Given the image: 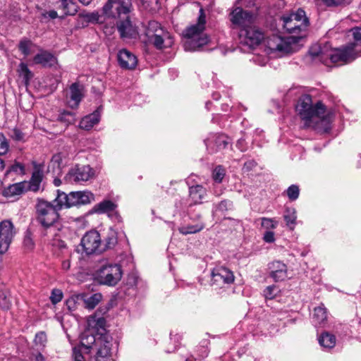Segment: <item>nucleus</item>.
I'll use <instances>...</instances> for the list:
<instances>
[{"label":"nucleus","instance_id":"1","mask_svg":"<svg viewBox=\"0 0 361 361\" xmlns=\"http://www.w3.org/2000/svg\"><path fill=\"white\" fill-rule=\"evenodd\" d=\"M132 4L130 0H108L102 8L108 18H116V27L122 39L135 38L137 31L130 18Z\"/></svg>","mask_w":361,"mask_h":361},{"label":"nucleus","instance_id":"2","mask_svg":"<svg viewBox=\"0 0 361 361\" xmlns=\"http://www.w3.org/2000/svg\"><path fill=\"white\" fill-rule=\"evenodd\" d=\"M296 110L307 127H312L319 133H326L330 129V120L325 115L326 109L321 102L312 104V97L304 94L300 97Z\"/></svg>","mask_w":361,"mask_h":361},{"label":"nucleus","instance_id":"3","mask_svg":"<svg viewBox=\"0 0 361 361\" xmlns=\"http://www.w3.org/2000/svg\"><path fill=\"white\" fill-rule=\"evenodd\" d=\"M59 202H50L42 199H37L35 205L37 221L44 228V235L49 233L55 235L57 231L55 223L59 218L58 212L61 209Z\"/></svg>","mask_w":361,"mask_h":361},{"label":"nucleus","instance_id":"4","mask_svg":"<svg viewBox=\"0 0 361 361\" xmlns=\"http://www.w3.org/2000/svg\"><path fill=\"white\" fill-rule=\"evenodd\" d=\"M206 24V16L202 8L200 9L197 23L187 27L183 35L186 38L184 47L186 51H195L200 50L209 42V37L204 33Z\"/></svg>","mask_w":361,"mask_h":361},{"label":"nucleus","instance_id":"5","mask_svg":"<svg viewBox=\"0 0 361 361\" xmlns=\"http://www.w3.org/2000/svg\"><path fill=\"white\" fill-rule=\"evenodd\" d=\"M310 54L313 57L320 56L321 60L328 58L332 63H347L361 56V54H357V51H355V44H349L343 48L329 51H325L324 49L317 47H312L310 50Z\"/></svg>","mask_w":361,"mask_h":361},{"label":"nucleus","instance_id":"6","mask_svg":"<svg viewBox=\"0 0 361 361\" xmlns=\"http://www.w3.org/2000/svg\"><path fill=\"white\" fill-rule=\"evenodd\" d=\"M95 279L99 284L115 286L121 279L123 270L116 263H104L95 271Z\"/></svg>","mask_w":361,"mask_h":361},{"label":"nucleus","instance_id":"7","mask_svg":"<svg viewBox=\"0 0 361 361\" xmlns=\"http://www.w3.org/2000/svg\"><path fill=\"white\" fill-rule=\"evenodd\" d=\"M94 200V195L90 191H75L66 194L59 190L54 202H59L61 208H70L74 206L87 204Z\"/></svg>","mask_w":361,"mask_h":361},{"label":"nucleus","instance_id":"8","mask_svg":"<svg viewBox=\"0 0 361 361\" xmlns=\"http://www.w3.org/2000/svg\"><path fill=\"white\" fill-rule=\"evenodd\" d=\"M283 27L288 33H299L305 30L309 25L308 18L302 9H298L295 13L284 15L281 18Z\"/></svg>","mask_w":361,"mask_h":361},{"label":"nucleus","instance_id":"9","mask_svg":"<svg viewBox=\"0 0 361 361\" xmlns=\"http://www.w3.org/2000/svg\"><path fill=\"white\" fill-rule=\"evenodd\" d=\"M302 37L291 36L283 38L279 35H272L267 41V47L272 51H279L281 54L294 51L293 45L297 44Z\"/></svg>","mask_w":361,"mask_h":361},{"label":"nucleus","instance_id":"10","mask_svg":"<svg viewBox=\"0 0 361 361\" xmlns=\"http://www.w3.org/2000/svg\"><path fill=\"white\" fill-rule=\"evenodd\" d=\"M263 39L264 33L253 24L247 27L241 29L239 32L240 43L250 49L259 45Z\"/></svg>","mask_w":361,"mask_h":361},{"label":"nucleus","instance_id":"11","mask_svg":"<svg viewBox=\"0 0 361 361\" xmlns=\"http://www.w3.org/2000/svg\"><path fill=\"white\" fill-rule=\"evenodd\" d=\"M255 18V17L252 12L238 6L233 8L230 13V20L233 27L239 28L240 30L252 25Z\"/></svg>","mask_w":361,"mask_h":361},{"label":"nucleus","instance_id":"12","mask_svg":"<svg viewBox=\"0 0 361 361\" xmlns=\"http://www.w3.org/2000/svg\"><path fill=\"white\" fill-rule=\"evenodd\" d=\"M80 245L87 255L102 252L100 234L96 231L87 232L82 238Z\"/></svg>","mask_w":361,"mask_h":361},{"label":"nucleus","instance_id":"13","mask_svg":"<svg viewBox=\"0 0 361 361\" xmlns=\"http://www.w3.org/2000/svg\"><path fill=\"white\" fill-rule=\"evenodd\" d=\"M93 175V170L90 166L76 165L68 171L65 179L68 183H79L87 181Z\"/></svg>","mask_w":361,"mask_h":361},{"label":"nucleus","instance_id":"14","mask_svg":"<svg viewBox=\"0 0 361 361\" xmlns=\"http://www.w3.org/2000/svg\"><path fill=\"white\" fill-rule=\"evenodd\" d=\"M14 234L11 221L4 220L0 222V255L4 254L8 250Z\"/></svg>","mask_w":361,"mask_h":361},{"label":"nucleus","instance_id":"15","mask_svg":"<svg viewBox=\"0 0 361 361\" xmlns=\"http://www.w3.org/2000/svg\"><path fill=\"white\" fill-rule=\"evenodd\" d=\"M204 142L208 152L214 154L226 149L231 143V140L224 134H213Z\"/></svg>","mask_w":361,"mask_h":361},{"label":"nucleus","instance_id":"16","mask_svg":"<svg viewBox=\"0 0 361 361\" xmlns=\"http://www.w3.org/2000/svg\"><path fill=\"white\" fill-rule=\"evenodd\" d=\"M235 276L233 271L224 267H216L212 272V285L221 287L224 284H231Z\"/></svg>","mask_w":361,"mask_h":361},{"label":"nucleus","instance_id":"17","mask_svg":"<svg viewBox=\"0 0 361 361\" xmlns=\"http://www.w3.org/2000/svg\"><path fill=\"white\" fill-rule=\"evenodd\" d=\"M269 276L275 281H282L288 278V269L286 264L274 260L268 264Z\"/></svg>","mask_w":361,"mask_h":361},{"label":"nucleus","instance_id":"18","mask_svg":"<svg viewBox=\"0 0 361 361\" xmlns=\"http://www.w3.org/2000/svg\"><path fill=\"white\" fill-rule=\"evenodd\" d=\"M111 337L109 335H104L98 341L97 353L95 355L96 361H107L111 356Z\"/></svg>","mask_w":361,"mask_h":361},{"label":"nucleus","instance_id":"19","mask_svg":"<svg viewBox=\"0 0 361 361\" xmlns=\"http://www.w3.org/2000/svg\"><path fill=\"white\" fill-rule=\"evenodd\" d=\"M148 42L153 44L157 49H163L171 47L173 44V39L171 34L164 30L163 33L155 34L154 36L148 37Z\"/></svg>","mask_w":361,"mask_h":361},{"label":"nucleus","instance_id":"20","mask_svg":"<svg viewBox=\"0 0 361 361\" xmlns=\"http://www.w3.org/2000/svg\"><path fill=\"white\" fill-rule=\"evenodd\" d=\"M104 335H107L106 333L100 332L94 335V332L87 329L82 332L80 335V344L81 347L89 350L92 348L94 346L98 345V341L102 338Z\"/></svg>","mask_w":361,"mask_h":361},{"label":"nucleus","instance_id":"21","mask_svg":"<svg viewBox=\"0 0 361 361\" xmlns=\"http://www.w3.org/2000/svg\"><path fill=\"white\" fill-rule=\"evenodd\" d=\"M118 61L120 66L124 69H133L137 63L136 56L127 49L119 51Z\"/></svg>","mask_w":361,"mask_h":361},{"label":"nucleus","instance_id":"22","mask_svg":"<svg viewBox=\"0 0 361 361\" xmlns=\"http://www.w3.org/2000/svg\"><path fill=\"white\" fill-rule=\"evenodd\" d=\"M312 320L315 326L324 327L326 326L328 320V312L323 304L314 308Z\"/></svg>","mask_w":361,"mask_h":361},{"label":"nucleus","instance_id":"23","mask_svg":"<svg viewBox=\"0 0 361 361\" xmlns=\"http://www.w3.org/2000/svg\"><path fill=\"white\" fill-rule=\"evenodd\" d=\"M33 62L44 67H51L57 63V59L47 51H40L34 56Z\"/></svg>","mask_w":361,"mask_h":361},{"label":"nucleus","instance_id":"24","mask_svg":"<svg viewBox=\"0 0 361 361\" xmlns=\"http://www.w3.org/2000/svg\"><path fill=\"white\" fill-rule=\"evenodd\" d=\"M69 97V106L71 108L77 107L82 98V86L78 82L73 83L70 87Z\"/></svg>","mask_w":361,"mask_h":361},{"label":"nucleus","instance_id":"25","mask_svg":"<svg viewBox=\"0 0 361 361\" xmlns=\"http://www.w3.org/2000/svg\"><path fill=\"white\" fill-rule=\"evenodd\" d=\"M100 120V108H98L92 114H90L84 118L80 122V127L84 130H90L94 125L97 124Z\"/></svg>","mask_w":361,"mask_h":361},{"label":"nucleus","instance_id":"26","mask_svg":"<svg viewBox=\"0 0 361 361\" xmlns=\"http://www.w3.org/2000/svg\"><path fill=\"white\" fill-rule=\"evenodd\" d=\"M26 190V183L20 182L9 185L5 188L2 192V195L6 197H13L20 195Z\"/></svg>","mask_w":361,"mask_h":361},{"label":"nucleus","instance_id":"27","mask_svg":"<svg viewBox=\"0 0 361 361\" xmlns=\"http://www.w3.org/2000/svg\"><path fill=\"white\" fill-rule=\"evenodd\" d=\"M43 178V171L40 166H35L29 182V190L33 192L39 190Z\"/></svg>","mask_w":361,"mask_h":361},{"label":"nucleus","instance_id":"28","mask_svg":"<svg viewBox=\"0 0 361 361\" xmlns=\"http://www.w3.org/2000/svg\"><path fill=\"white\" fill-rule=\"evenodd\" d=\"M206 195V189L200 185L190 188L189 195L194 204H201Z\"/></svg>","mask_w":361,"mask_h":361},{"label":"nucleus","instance_id":"29","mask_svg":"<svg viewBox=\"0 0 361 361\" xmlns=\"http://www.w3.org/2000/svg\"><path fill=\"white\" fill-rule=\"evenodd\" d=\"M59 9H61L63 15L73 16L78 12V6L72 0H59Z\"/></svg>","mask_w":361,"mask_h":361},{"label":"nucleus","instance_id":"30","mask_svg":"<svg viewBox=\"0 0 361 361\" xmlns=\"http://www.w3.org/2000/svg\"><path fill=\"white\" fill-rule=\"evenodd\" d=\"M318 341L320 345L326 349L333 348L336 343L335 336L326 331L319 336Z\"/></svg>","mask_w":361,"mask_h":361},{"label":"nucleus","instance_id":"31","mask_svg":"<svg viewBox=\"0 0 361 361\" xmlns=\"http://www.w3.org/2000/svg\"><path fill=\"white\" fill-rule=\"evenodd\" d=\"M116 208V204L112 201L105 200L93 207V211L97 214H104L114 211Z\"/></svg>","mask_w":361,"mask_h":361},{"label":"nucleus","instance_id":"32","mask_svg":"<svg viewBox=\"0 0 361 361\" xmlns=\"http://www.w3.org/2000/svg\"><path fill=\"white\" fill-rule=\"evenodd\" d=\"M286 226L293 230L296 223V212L294 208H286L283 215Z\"/></svg>","mask_w":361,"mask_h":361},{"label":"nucleus","instance_id":"33","mask_svg":"<svg viewBox=\"0 0 361 361\" xmlns=\"http://www.w3.org/2000/svg\"><path fill=\"white\" fill-rule=\"evenodd\" d=\"M164 31V30L157 21L151 20L146 27L145 35L148 38L154 36L155 34L163 33Z\"/></svg>","mask_w":361,"mask_h":361},{"label":"nucleus","instance_id":"34","mask_svg":"<svg viewBox=\"0 0 361 361\" xmlns=\"http://www.w3.org/2000/svg\"><path fill=\"white\" fill-rule=\"evenodd\" d=\"M102 295L99 293H94L84 299L85 306L89 310L94 309L102 300Z\"/></svg>","mask_w":361,"mask_h":361},{"label":"nucleus","instance_id":"35","mask_svg":"<svg viewBox=\"0 0 361 361\" xmlns=\"http://www.w3.org/2000/svg\"><path fill=\"white\" fill-rule=\"evenodd\" d=\"M117 244V236L115 232L111 231L104 240V243H102L101 252L111 249Z\"/></svg>","mask_w":361,"mask_h":361},{"label":"nucleus","instance_id":"36","mask_svg":"<svg viewBox=\"0 0 361 361\" xmlns=\"http://www.w3.org/2000/svg\"><path fill=\"white\" fill-rule=\"evenodd\" d=\"M34 44L32 42L27 38L22 39L18 44V49L20 52L25 56H29L32 52V48Z\"/></svg>","mask_w":361,"mask_h":361},{"label":"nucleus","instance_id":"37","mask_svg":"<svg viewBox=\"0 0 361 361\" xmlns=\"http://www.w3.org/2000/svg\"><path fill=\"white\" fill-rule=\"evenodd\" d=\"M355 39L354 42L349 44H355V51L357 54H361V27H356L351 30Z\"/></svg>","mask_w":361,"mask_h":361},{"label":"nucleus","instance_id":"38","mask_svg":"<svg viewBox=\"0 0 361 361\" xmlns=\"http://www.w3.org/2000/svg\"><path fill=\"white\" fill-rule=\"evenodd\" d=\"M80 16L83 18L87 23H101L102 16L99 15L98 12H92L81 13Z\"/></svg>","mask_w":361,"mask_h":361},{"label":"nucleus","instance_id":"39","mask_svg":"<svg viewBox=\"0 0 361 361\" xmlns=\"http://www.w3.org/2000/svg\"><path fill=\"white\" fill-rule=\"evenodd\" d=\"M203 228H204L203 224H197V225L182 226L180 228H179V231L180 233H182L183 235H187V234H190V233H195L197 232L202 231Z\"/></svg>","mask_w":361,"mask_h":361},{"label":"nucleus","instance_id":"40","mask_svg":"<svg viewBox=\"0 0 361 361\" xmlns=\"http://www.w3.org/2000/svg\"><path fill=\"white\" fill-rule=\"evenodd\" d=\"M226 175V170L222 166H217L214 168L212 172V178L216 183H220L222 182Z\"/></svg>","mask_w":361,"mask_h":361},{"label":"nucleus","instance_id":"41","mask_svg":"<svg viewBox=\"0 0 361 361\" xmlns=\"http://www.w3.org/2000/svg\"><path fill=\"white\" fill-rule=\"evenodd\" d=\"M20 75L22 76L25 80V84H27L30 79L32 78V73L27 68V66L24 63H20L19 65Z\"/></svg>","mask_w":361,"mask_h":361},{"label":"nucleus","instance_id":"42","mask_svg":"<svg viewBox=\"0 0 361 361\" xmlns=\"http://www.w3.org/2000/svg\"><path fill=\"white\" fill-rule=\"evenodd\" d=\"M11 172L16 174L24 175L25 173V166L20 162L15 161V163L6 171V175H8Z\"/></svg>","mask_w":361,"mask_h":361},{"label":"nucleus","instance_id":"43","mask_svg":"<svg viewBox=\"0 0 361 361\" xmlns=\"http://www.w3.org/2000/svg\"><path fill=\"white\" fill-rule=\"evenodd\" d=\"M58 120L67 125L74 122V114L70 111H63L59 115Z\"/></svg>","mask_w":361,"mask_h":361},{"label":"nucleus","instance_id":"44","mask_svg":"<svg viewBox=\"0 0 361 361\" xmlns=\"http://www.w3.org/2000/svg\"><path fill=\"white\" fill-rule=\"evenodd\" d=\"M300 193L299 187L296 185H291L286 190V194L289 200L294 201L298 198Z\"/></svg>","mask_w":361,"mask_h":361},{"label":"nucleus","instance_id":"45","mask_svg":"<svg viewBox=\"0 0 361 361\" xmlns=\"http://www.w3.org/2000/svg\"><path fill=\"white\" fill-rule=\"evenodd\" d=\"M233 203L229 200H222L218 204L215 205L214 212H224L232 208Z\"/></svg>","mask_w":361,"mask_h":361},{"label":"nucleus","instance_id":"46","mask_svg":"<svg viewBox=\"0 0 361 361\" xmlns=\"http://www.w3.org/2000/svg\"><path fill=\"white\" fill-rule=\"evenodd\" d=\"M144 9L152 11L158 8L159 0H140Z\"/></svg>","mask_w":361,"mask_h":361},{"label":"nucleus","instance_id":"47","mask_svg":"<svg viewBox=\"0 0 361 361\" xmlns=\"http://www.w3.org/2000/svg\"><path fill=\"white\" fill-rule=\"evenodd\" d=\"M9 149L8 142L5 135L0 133V156L6 154Z\"/></svg>","mask_w":361,"mask_h":361},{"label":"nucleus","instance_id":"48","mask_svg":"<svg viewBox=\"0 0 361 361\" xmlns=\"http://www.w3.org/2000/svg\"><path fill=\"white\" fill-rule=\"evenodd\" d=\"M277 291L278 288L276 286H269L264 290V295L266 299L271 300L276 295Z\"/></svg>","mask_w":361,"mask_h":361},{"label":"nucleus","instance_id":"49","mask_svg":"<svg viewBox=\"0 0 361 361\" xmlns=\"http://www.w3.org/2000/svg\"><path fill=\"white\" fill-rule=\"evenodd\" d=\"M262 226L267 229H274L277 226V221L273 219L262 217Z\"/></svg>","mask_w":361,"mask_h":361},{"label":"nucleus","instance_id":"50","mask_svg":"<svg viewBox=\"0 0 361 361\" xmlns=\"http://www.w3.org/2000/svg\"><path fill=\"white\" fill-rule=\"evenodd\" d=\"M63 298V293L61 290L54 289L51 291L50 300L53 304H56L60 302Z\"/></svg>","mask_w":361,"mask_h":361},{"label":"nucleus","instance_id":"51","mask_svg":"<svg viewBox=\"0 0 361 361\" xmlns=\"http://www.w3.org/2000/svg\"><path fill=\"white\" fill-rule=\"evenodd\" d=\"M73 361H85V358L82 355L80 347H74L73 348Z\"/></svg>","mask_w":361,"mask_h":361},{"label":"nucleus","instance_id":"52","mask_svg":"<svg viewBox=\"0 0 361 361\" xmlns=\"http://www.w3.org/2000/svg\"><path fill=\"white\" fill-rule=\"evenodd\" d=\"M11 305L10 300L4 295L0 294V307L3 309H8Z\"/></svg>","mask_w":361,"mask_h":361},{"label":"nucleus","instance_id":"53","mask_svg":"<svg viewBox=\"0 0 361 361\" xmlns=\"http://www.w3.org/2000/svg\"><path fill=\"white\" fill-rule=\"evenodd\" d=\"M263 239L266 243H271L274 242V233L270 231H266L265 233L264 234Z\"/></svg>","mask_w":361,"mask_h":361},{"label":"nucleus","instance_id":"54","mask_svg":"<svg viewBox=\"0 0 361 361\" xmlns=\"http://www.w3.org/2000/svg\"><path fill=\"white\" fill-rule=\"evenodd\" d=\"M66 305L69 310L73 311L76 308L75 297H71L66 300Z\"/></svg>","mask_w":361,"mask_h":361},{"label":"nucleus","instance_id":"55","mask_svg":"<svg viewBox=\"0 0 361 361\" xmlns=\"http://www.w3.org/2000/svg\"><path fill=\"white\" fill-rule=\"evenodd\" d=\"M47 340V336L44 332H39L35 336V342L43 344Z\"/></svg>","mask_w":361,"mask_h":361},{"label":"nucleus","instance_id":"56","mask_svg":"<svg viewBox=\"0 0 361 361\" xmlns=\"http://www.w3.org/2000/svg\"><path fill=\"white\" fill-rule=\"evenodd\" d=\"M344 0H322L328 6H338L343 4Z\"/></svg>","mask_w":361,"mask_h":361},{"label":"nucleus","instance_id":"57","mask_svg":"<svg viewBox=\"0 0 361 361\" xmlns=\"http://www.w3.org/2000/svg\"><path fill=\"white\" fill-rule=\"evenodd\" d=\"M44 16L45 18H50L51 19H55L58 17V14H57V12L56 11H47L44 14Z\"/></svg>","mask_w":361,"mask_h":361},{"label":"nucleus","instance_id":"58","mask_svg":"<svg viewBox=\"0 0 361 361\" xmlns=\"http://www.w3.org/2000/svg\"><path fill=\"white\" fill-rule=\"evenodd\" d=\"M61 266L63 270L68 271L71 267V261L69 259L63 260Z\"/></svg>","mask_w":361,"mask_h":361},{"label":"nucleus","instance_id":"59","mask_svg":"<svg viewBox=\"0 0 361 361\" xmlns=\"http://www.w3.org/2000/svg\"><path fill=\"white\" fill-rule=\"evenodd\" d=\"M33 361H44V357L41 353L35 355Z\"/></svg>","mask_w":361,"mask_h":361},{"label":"nucleus","instance_id":"60","mask_svg":"<svg viewBox=\"0 0 361 361\" xmlns=\"http://www.w3.org/2000/svg\"><path fill=\"white\" fill-rule=\"evenodd\" d=\"M84 6H88L92 0H78Z\"/></svg>","mask_w":361,"mask_h":361},{"label":"nucleus","instance_id":"61","mask_svg":"<svg viewBox=\"0 0 361 361\" xmlns=\"http://www.w3.org/2000/svg\"><path fill=\"white\" fill-rule=\"evenodd\" d=\"M243 142V140H238L237 142V144H236V146L240 149V150H243V147H242V144Z\"/></svg>","mask_w":361,"mask_h":361},{"label":"nucleus","instance_id":"62","mask_svg":"<svg viewBox=\"0 0 361 361\" xmlns=\"http://www.w3.org/2000/svg\"><path fill=\"white\" fill-rule=\"evenodd\" d=\"M58 245L60 248H66V245L63 241H59Z\"/></svg>","mask_w":361,"mask_h":361},{"label":"nucleus","instance_id":"63","mask_svg":"<svg viewBox=\"0 0 361 361\" xmlns=\"http://www.w3.org/2000/svg\"><path fill=\"white\" fill-rule=\"evenodd\" d=\"M61 183V181L59 178H55L54 180V184L56 185V186H59Z\"/></svg>","mask_w":361,"mask_h":361},{"label":"nucleus","instance_id":"64","mask_svg":"<svg viewBox=\"0 0 361 361\" xmlns=\"http://www.w3.org/2000/svg\"><path fill=\"white\" fill-rule=\"evenodd\" d=\"M5 167V164L3 159H0V171H2Z\"/></svg>","mask_w":361,"mask_h":361}]
</instances>
